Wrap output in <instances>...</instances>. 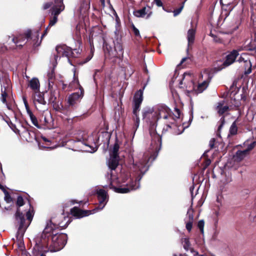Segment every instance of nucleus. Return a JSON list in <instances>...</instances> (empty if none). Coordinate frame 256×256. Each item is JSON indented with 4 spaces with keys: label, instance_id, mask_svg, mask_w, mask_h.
<instances>
[{
    "label": "nucleus",
    "instance_id": "obj_23",
    "mask_svg": "<svg viewBox=\"0 0 256 256\" xmlns=\"http://www.w3.org/2000/svg\"><path fill=\"white\" fill-rule=\"evenodd\" d=\"M90 0H84L82 4L80 10L81 14H85L90 8Z\"/></svg>",
    "mask_w": 256,
    "mask_h": 256
},
{
    "label": "nucleus",
    "instance_id": "obj_3",
    "mask_svg": "<svg viewBox=\"0 0 256 256\" xmlns=\"http://www.w3.org/2000/svg\"><path fill=\"white\" fill-rule=\"evenodd\" d=\"M143 118L152 126H155L157 121L163 118L164 120H170L166 125L170 128V124H173L174 120L172 118L170 109L165 106H160L155 108H145L142 112Z\"/></svg>",
    "mask_w": 256,
    "mask_h": 256
},
{
    "label": "nucleus",
    "instance_id": "obj_21",
    "mask_svg": "<svg viewBox=\"0 0 256 256\" xmlns=\"http://www.w3.org/2000/svg\"><path fill=\"white\" fill-rule=\"evenodd\" d=\"M196 30L194 28L190 29L187 34V39L188 46H190L193 44L195 38Z\"/></svg>",
    "mask_w": 256,
    "mask_h": 256
},
{
    "label": "nucleus",
    "instance_id": "obj_52",
    "mask_svg": "<svg viewBox=\"0 0 256 256\" xmlns=\"http://www.w3.org/2000/svg\"><path fill=\"white\" fill-rule=\"evenodd\" d=\"M76 30H79V27H78V26H76Z\"/></svg>",
    "mask_w": 256,
    "mask_h": 256
},
{
    "label": "nucleus",
    "instance_id": "obj_5",
    "mask_svg": "<svg viewBox=\"0 0 256 256\" xmlns=\"http://www.w3.org/2000/svg\"><path fill=\"white\" fill-rule=\"evenodd\" d=\"M51 7L50 12L52 17L50 18L48 26L46 28L44 34L42 36V38L46 34L49 26H54L58 22V16L64 9L63 0H55L54 3L50 2L44 4L43 8L46 10Z\"/></svg>",
    "mask_w": 256,
    "mask_h": 256
},
{
    "label": "nucleus",
    "instance_id": "obj_8",
    "mask_svg": "<svg viewBox=\"0 0 256 256\" xmlns=\"http://www.w3.org/2000/svg\"><path fill=\"white\" fill-rule=\"evenodd\" d=\"M72 84H74L76 88H78L79 90L78 92H74L68 96V102L70 105L74 106L80 101L84 96V90L80 85L78 76H76V72L74 71V80Z\"/></svg>",
    "mask_w": 256,
    "mask_h": 256
},
{
    "label": "nucleus",
    "instance_id": "obj_51",
    "mask_svg": "<svg viewBox=\"0 0 256 256\" xmlns=\"http://www.w3.org/2000/svg\"><path fill=\"white\" fill-rule=\"evenodd\" d=\"M182 84H183L182 80H180V85H182Z\"/></svg>",
    "mask_w": 256,
    "mask_h": 256
},
{
    "label": "nucleus",
    "instance_id": "obj_39",
    "mask_svg": "<svg viewBox=\"0 0 256 256\" xmlns=\"http://www.w3.org/2000/svg\"><path fill=\"white\" fill-rule=\"evenodd\" d=\"M180 110L178 108H175L174 113V116L176 118H179L180 117Z\"/></svg>",
    "mask_w": 256,
    "mask_h": 256
},
{
    "label": "nucleus",
    "instance_id": "obj_35",
    "mask_svg": "<svg viewBox=\"0 0 256 256\" xmlns=\"http://www.w3.org/2000/svg\"><path fill=\"white\" fill-rule=\"evenodd\" d=\"M16 204L18 206H21L24 204V199L22 196H18V197Z\"/></svg>",
    "mask_w": 256,
    "mask_h": 256
},
{
    "label": "nucleus",
    "instance_id": "obj_48",
    "mask_svg": "<svg viewBox=\"0 0 256 256\" xmlns=\"http://www.w3.org/2000/svg\"><path fill=\"white\" fill-rule=\"evenodd\" d=\"M42 140H43L44 142H49V140H48L46 138H44V137H42Z\"/></svg>",
    "mask_w": 256,
    "mask_h": 256
},
{
    "label": "nucleus",
    "instance_id": "obj_36",
    "mask_svg": "<svg viewBox=\"0 0 256 256\" xmlns=\"http://www.w3.org/2000/svg\"><path fill=\"white\" fill-rule=\"evenodd\" d=\"M236 131H237V129L235 126V124L234 123H233L230 128V132L231 134H236Z\"/></svg>",
    "mask_w": 256,
    "mask_h": 256
},
{
    "label": "nucleus",
    "instance_id": "obj_53",
    "mask_svg": "<svg viewBox=\"0 0 256 256\" xmlns=\"http://www.w3.org/2000/svg\"><path fill=\"white\" fill-rule=\"evenodd\" d=\"M194 255H198V253L197 252H194Z\"/></svg>",
    "mask_w": 256,
    "mask_h": 256
},
{
    "label": "nucleus",
    "instance_id": "obj_47",
    "mask_svg": "<svg viewBox=\"0 0 256 256\" xmlns=\"http://www.w3.org/2000/svg\"><path fill=\"white\" fill-rule=\"evenodd\" d=\"M183 80L186 77V76H190V75L187 73H184L183 75Z\"/></svg>",
    "mask_w": 256,
    "mask_h": 256
},
{
    "label": "nucleus",
    "instance_id": "obj_37",
    "mask_svg": "<svg viewBox=\"0 0 256 256\" xmlns=\"http://www.w3.org/2000/svg\"><path fill=\"white\" fill-rule=\"evenodd\" d=\"M184 248L185 250H188L190 246L189 240L187 238H184Z\"/></svg>",
    "mask_w": 256,
    "mask_h": 256
},
{
    "label": "nucleus",
    "instance_id": "obj_6",
    "mask_svg": "<svg viewBox=\"0 0 256 256\" xmlns=\"http://www.w3.org/2000/svg\"><path fill=\"white\" fill-rule=\"evenodd\" d=\"M38 36V31L37 30L32 32L30 30H28L26 34L20 35L16 38H14L12 41L17 47H20L26 44V40H28L29 38H30L33 42V44L35 46H38L42 41L41 40H39Z\"/></svg>",
    "mask_w": 256,
    "mask_h": 256
},
{
    "label": "nucleus",
    "instance_id": "obj_15",
    "mask_svg": "<svg viewBox=\"0 0 256 256\" xmlns=\"http://www.w3.org/2000/svg\"><path fill=\"white\" fill-rule=\"evenodd\" d=\"M114 51L109 52L110 55L112 57L121 58L123 56L124 52L122 43L120 41L114 42Z\"/></svg>",
    "mask_w": 256,
    "mask_h": 256
},
{
    "label": "nucleus",
    "instance_id": "obj_18",
    "mask_svg": "<svg viewBox=\"0 0 256 256\" xmlns=\"http://www.w3.org/2000/svg\"><path fill=\"white\" fill-rule=\"evenodd\" d=\"M28 86L34 92V93L40 92V82L36 78H34L30 80Z\"/></svg>",
    "mask_w": 256,
    "mask_h": 256
},
{
    "label": "nucleus",
    "instance_id": "obj_7",
    "mask_svg": "<svg viewBox=\"0 0 256 256\" xmlns=\"http://www.w3.org/2000/svg\"><path fill=\"white\" fill-rule=\"evenodd\" d=\"M143 91L141 90H138L134 94V98L133 106V119L134 121V128L136 130L139 126L140 118L138 117V112L143 100Z\"/></svg>",
    "mask_w": 256,
    "mask_h": 256
},
{
    "label": "nucleus",
    "instance_id": "obj_30",
    "mask_svg": "<svg viewBox=\"0 0 256 256\" xmlns=\"http://www.w3.org/2000/svg\"><path fill=\"white\" fill-rule=\"evenodd\" d=\"M186 0H185L182 4L181 6L177 8V9H176L174 10V11H173V13H174V16H178L180 12H181L182 11V9L184 8V3L185 2H186Z\"/></svg>",
    "mask_w": 256,
    "mask_h": 256
},
{
    "label": "nucleus",
    "instance_id": "obj_19",
    "mask_svg": "<svg viewBox=\"0 0 256 256\" xmlns=\"http://www.w3.org/2000/svg\"><path fill=\"white\" fill-rule=\"evenodd\" d=\"M154 139L155 140L152 142V149L154 150L158 154L161 148L162 140L159 136H156Z\"/></svg>",
    "mask_w": 256,
    "mask_h": 256
},
{
    "label": "nucleus",
    "instance_id": "obj_34",
    "mask_svg": "<svg viewBox=\"0 0 256 256\" xmlns=\"http://www.w3.org/2000/svg\"><path fill=\"white\" fill-rule=\"evenodd\" d=\"M204 222L203 220H200L198 222V226L200 228V232H204Z\"/></svg>",
    "mask_w": 256,
    "mask_h": 256
},
{
    "label": "nucleus",
    "instance_id": "obj_2",
    "mask_svg": "<svg viewBox=\"0 0 256 256\" xmlns=\"http://www.w3.org/2000/svg\"><path fill=\"white\" fill-rule=\"evenodd\" d=\"M66 226L62 222H58L56 218H52L44 229L40 240L36 242L32 250L33 256H46L44 253L62 250L66 243L67 236L59 234L58 229Z\"/></svg>",
    "mask_w": 256,
    "mask_h": 256
},
{
    "label": "nucleus",
    "instance_id": "obj_14",
    "mask_svg": "<svg viewBox=\"0 0 256 256\" xmlns=\"http://www.w3.org/2000/svg\"><path fill=\"white\" fill-rule=\"evenodd\" d=\"M10 128L16 133L20 135L22 134L24 136H26L27 134H29V132L25 128L23 127L21 124L16 122V124H14L12 122L8 123Z\"/></svg>",
    "mask_w": 256,
    "mask_h": 256
},
{
    "label": "nucleus",
    "instance_id": "obj_45",
    "mask_svg": "<svg viewBox=\"0 0 256 256\" xmlns=\"http://www.w3.org/2000/svg\"><path fill=\"white\" fill-rule=\"evenodd\" d=\"M92 57V54H90L89 55L87 58H86V60L84 62H88Z\"/></svg>",
    "mask_w": 256,
    "mask_h": 256
},
{
    "label": "nucleus",
    "instance_id": "obj_57",
    "mask_svg": "<svg viewBox=\"0 0 256 256\" xmlns=\"http://www.w3.org/2000/svg\"><path fill=\"white\" fill-rule=\"evenodd\" d=\"M174 256H176V254H174Z\"/></svg>",
    "mask_w": 256,
    "mask_h": 256
},
{
    "label": "nucleus",
    "instance_id": "obj_32",
    "mask_svg": "<svg viewBox=\"0 0 256 256\" xmlns=\"http://www.w3.org/2000/svg\"><path fill=\"white\" fill-rule=\"evenodd\" d=\"M187 216L188 218V222L194 221L193 210L191 208L188 210Z\"/></svg>",
    "mask_w": 256,
    "mask_h": 256
},
{
    "label": "nucleus",
    "instance_id": "obj_24",
    "mask_svg": "<svg viewBox=\"0 0 256 256\" xmlns=\"http://www.w3.org/2000/svg\"><path fill=\"white\" fill-rule=\"evenodd\" d=\"M27 113L29 116L32 124L37 128H39L38 123L36 118L32 112L26 107Z\"/></svg>",
    "mask_w": 256,
    "mask_h": 256
},
{
    "label": "nucleus",
    "instance_id": "obj_10",
    "mask_svg": "<svg viewBox=\"0 0 256 256\" xmlns=\"http://www.w3.org/2000/svg\"><path fill=\"white\" fill-rule=\"evenodd\" d=\"M98 138L96 135H92L88 136L86 140H83L80 144L83 146V150L94 152L98 149Z\"/></svg>",
    "mask_w": 256,
    "mask_h": 256
},
{
    "label": "nucleus",
    "instance_id": "obj_50",
    "mask_svg": "<svg viewBox=\"0 0 256 256\" xmlns=\"http://www.w3.org/2000/svg\"><path fill=\"white\" fill-rule=\"evenodd\" d=\"M48 76L49 78H52V74H48Z\"/></svg>",
    "mask_w": 256,
    "mask_h": 256
},
{
    "label": "nucleus",
    "instance_id": "obj_27",
    "mask_svg": "<svg viewBox=\"0 0 256 256\" xmlns=\"http://www.w3.org/2000/svg\"><path fill=\"white\" fill-rule=\"evenodd\" d=\"M250 58V56L246 54H242L238 60V62L240 64H244L245 62Z\"/></svg>",
    "mask_w": 256,
    "mask_h": 256
},
{
    "label": "nucleus",
    "instance_id": "obj_41",
    "mask_svg": "<svg viewBox=\"0 0 256 256\" xmlns=\"http://www.w3.org/2000/svg\"><path fill=\"white\" fill-rule=\"evenodd\" d=\"M154 2L158 7L162 6V2L161 0H154Z\"/></svg>",
    "mask_w": 256,
    "mask_h": 256
},
{
    "label": "nucleus",
    "instance_id": "obj_28",
    "mask_svg": "<svg viewBox=\"0 0 256 256\" xmlns=\"http://www.w3.org/2000/svg\"><path fill=\"white\" fill-rule=\"evenodd\" d=\"M34 212L33 208L31 207L30 205V209L26 213V218L28 220L29 223H30L31 222V221L32 220V218L34 216ZM29 224H28V225Z\"/></svg>",
    "mask_w": 256,
    "mask_h": 256
},
{
    "label": "nucleus",
    "instance_id": "obj_55",
    "mask_svg": "<svg viewBox=\"0 0 256 256\" xmlns=\"http://www.w3.org/2000/svg\"><path fill=\"white\" fill-rule=\"evenodd\" d=\"M210 36H212V37L214 36V34H212V33H210Z\"/></svg>",
    "mask_w": 256,
    "mask_h": 256
},
{
    "label": "nucleus",
    "instance_id": "obj_1",
    "mask_svg": "<svg viewBox=\"0 0 256 256\" xmlns=\"http://www.w3.org/2000/svg\"><path fill=\"white\" fill-rule=\"evenodd\" d=\"M119 156H110L108 166L110 169L106 178L110 182L109 188L118 193L125 194L140 188V181L142 176L148 170V156L139 154L133 158V170L134 174H131L122 171L120 175H115V170L118 166Z\"/></svg>",
    "mask_w": 256,
    "mask_h": 256
},
{
    "label": "nucleus",
    "instance_id": "obj_43",
    "mask_svg": "<svg viewBox=\"0 0 256 256\" xmlns=\"http://www.w3.org/2000/svg\"><path fill=\"white\" fill-rule=\"evenodd\" d=\"M133 31H134V34L136 36H140V32H139L138 30L134 26L133 27Z\"/></svg>",
    "mask_w": 256,
    "mask_h": 256
},
{
    "label": "nucleus",
    "instance_id": "obj_31",
    "mask_svg": "<svg viewBox=\"0 0 256 256\" xmlns=\"http://www.w3.org/2000/svg\"><path fill=\"white\" fill-rule=\"evenodd\" d=\"M6 97H7V93L6 92V88H4V90H3V88H2L1 100L4 104H6Z\"/></svg>",
    "mask_w": 256,
    "mask_h": 256
},
{
    "label": "nucleus",
    "instance_id": "obj_17",
    "mask_svg": "<svg viewBox=\"0 0 256 256\" xmlns=\"http://www.w3.org/2000/svg\"><path fill=\"white\" fill-rule=\"evenodd\" d=\"M152 14L150 8L144 7L140 10H136L134 12V14L138 18H148Z\"/></svg>",
    "mask_w": 256,
    "mask_h": 256
},
{
    "label": "nucleus",
    "instance_id": "obj_4",
    "mask_svg": "<svg viewBox=\"0 0 256 256\" xmlns=\"http://www.w3.org/2000/svg\"><path fill=\"white\" fill-rule=\"evenodd\" d=\"M98 197L99 201V205L96 208L92 210H82L77 207H74L71 209L72 214L76 218H80L85 216H88L92 214H94L98 210H102L106 205L108 201V196L105 190L100 189L97 191Z\"/></svg>",
    "mask_w": 256,
    "mask_h": 256
},
{
    "label": "nucleus",
    "instance_id": "obj_33",
    "mask_svg": "<svg viewBox=\"0 0 256 256\" xmlns=\"http://www.w3.org/2000/svg\"><path fill=\"white\" fill-rule=\"evenodd\" d=\"M3 191L4 194L5 201L8 203L12 201V198L11 196H10V194L6 190H5L4 189L3 190Z\"/></svg>",
    "mask_w": 256,
    "mask_h": 256
},
{
    "label": "nucleus",
    "instance_id": "obj_13",
    "mask_svg": "<svg viewBox=\"0 0 256 256\" xmlns=\"http://www.w3.org/2000/svg\"><path fill=\"white\" fill-rule=\"evenodd\" d=\"M202 78H204V80L200 82L196 87L194 88V90L198 94L202 92L207 88L212 78L208 70H204L202 74Z\"/></svg>",
    "mask_w": 256,
    "mask_h": 256
},
{
    "label": "nucleus",
    "instance_id": "obj_11",
    "mask_svg": "<svg viewBox=\"0 0 256 256\" xmlns=\"http://www.w3.org/2000/svg\"><path fill=\"white\" fill-rule=\"evenodd\" d=\"M56 55L54 56V62L52 64L54 68L56 67L57 64V60L58 58L66 57V59L68 61L70 60L69 57L72 56V52L70 47L67 46L66 45H60L58 46L56 48Z\"/></svg>",
    "mask_w": 256,
    "mask_h": 256
},
{
    "label": "nucleus",
    "instance_id": "obj_56",
    "mask_svg": "<svg viewBox=\"0 0 256 256\" xmlns=\"http://www.w3.org/2000/svg\"><path fill=\"white\" fill-rule=\"evenodd\" d=\"M90 47H91V50L92 51V45L90 46Z\"/></svg>",
    "mask_w": 256,
    "mask_h": 256
},
{
    "label": "nucleus",
    "instance_id": "obj_54",
    "mask_svg": "<svg viewBox=\"0 0 256 256\" xmlns=\"http://www.w3.org/2000/svg\"><path fill=\"white\" fill-rule=\"evenodd\" d=\"M2 188V186L1 185V184H0V188Z\"/></svg>",
    "mask_w": 256,
    "mask_h": 256
},
{
    "label": "nucleus",
    "instance_id": "obj_9",
    "mask_svg": "<svg viewBox=\"0 0 256 256\" xmlns=\"http://www.w3.org/2000/svg\"><path fill=\"white\" fill-rule=\"evenodd\" d=\"M256 145V140L251 142L250 140H246L244 143V147L246 148L242 150H238L234 156L233 159L236 162L242 160L248 154L249 151L253 149Z\"/></svg>",
    "mask_w": 256,
    "mask_h": 256
},
{
    "label": "nucleus",
    "instance_id": "obj_38",
    "mask_svg": "<svg viewBox=\"0 0 256 256\" xmlns=\"http://www.w3.org/2000/svg\"><path fill=\"white\" fill-rule=\"evenodd\" d=\"M192 222H188L186 224V228L188 232H190L192 227Z\"/></svg>",
    "mask_w": 256,
    "mask_h": 256
},
{
    "label": "nucleus",
    "instance_id": "obj_42",
    "mask_svg": "<svg viewBox=\"0 0 256 256\" xmlns=\"http://www.w3.org/2000/svg\"><path fill=\"white\" fill-rule=\"evenodd\" d=\"M215 142H216V140H215V138H212L210 140L209 146L210 148H213L214 147Z\"/></svg>",
    "mask_w": 256,
    "mask_h": 256
},
{
    "label": "nucleus",
    "instance_id": "obj_29",
    "mask_svg": "<svg viewBox=\"0 0 256 256\" xmlns=\"http://www.w3.org/2000/svg\"><path fill=\"white\" fill-rule=\"evenodd\" d=\"M119 150V146L118 144L114 145L113 148L110 152V156H118V152Z\"/></svg>",
    "mask_w": 256,
    "mask_h": 256
},
{
    "label": "nucleus",
    "instance_id": "obj_22",
    "mask_svg": "<svg viewBox=\"0 0 256 256\" xmlns=\"http://www.w3.org/2000/svg\"><path fill=\"white\" fill-rule=\"evenodd\" d=\"M224 101H222L218 104L216 110L218 114H222L225 113L228 109V107L224 104Z\"/></svg>",
    "mask_w": 256,
    "mask_h": 256
},
{
    "label": "nucleus",
    "instance_id": "obj_49",
    "mask_svg": "<svg viewBox=\"0 0 256 256\" xmlns=\"http://www.w3.org/2000/svg\"><path fill=\"white\" fill-rule=\"evenodd\" d=\"M242 99L243 100H245L246 99V96L245 95L244 96H242Z\"/></svg>",
    "mask_w": 256,
    "mask_h": 256
},
{
    "label": "nucleus",
    "instance_id": "obj_25",
    "mask_svg": "<svg viewBox=\"0 0 256 256\" xmlns=\"http://www.w3.org/2000/svg\"><path fill=\"white\" fill-rule=\"evenodd\" d=\"M52 118L50 112H46L44 118V122L46 126L48 128L52 126Z\"/></svg>",
    "mask_w": 256,
    "mask_h": 256
},
{
    "label": "nucleus",
    "instance_id": "obj_16",
    "mask_svg": "<svg viewBox=\"0 0 256 256\" xmlns=\"http://www.w3.org/2000/svg\"><path fill=\"white\" fill-rule=\"evenodd\" d=\"M238 54V50H232L226 56V60L223 63L224 66L226 67L232 64L235 62Z\"/></svg>",
    "mask_w": 256,
    "mask_h": 256
},
{
    "label": "nucleus",
    "instance_id": "obj_44",
    "mask_svg": "<svg viewBox=\"0 0 256 256\" xmlns=\"http://www.w3.org/2000/svg\"><path fill=\"white\" fill-rule=\"evenodd\" d=\"M6 50L5 46L2 44H0V54L4 52Z\"/></svg>",
    "mask_w": 256,
    "mask_h": 256
},
{
    "label": "nucleus",
    "instance_id": "obj_46",
    "mask_svg": "<svg viewBox=\"0 0 256 256\" xmlns=\"http://www.w3.org/2000/svg\"><path fill=\"white\" fill-rule=\"evenodd\" d=\"M188 58H189L188 57H185L182 58L180 62V64H183L185 61H186V60H188Z\"/></svg>",
    "mask_w": 256,
    "mask_h": 256
},
{
    "label": "nucleus",
    "instance_id": "obj_40",
    "mask_svg": "<svg viewBox=\"0 0 256 256\" xmlns=\"http://www.w3.org/2000/svg\"><path fill=\"white\" fill-rule=\"evenodd\" d=\"M220 124L218 128V131L220 132L222 128L223 125L224 124V118H222L220 120Z\"/></svg>",
    "mask_w": 256,
    "mask_h": 256
},
{
    "label": "nucleus",
    "instance_id": "obj_26",
    "mask_svg": "<svg viewBox=\"0 0 256 256\" xmlns=\"http://www.w3.org/2000/svg\"><path fill=\"white\" fill-rule=\"evenodd\" d=\"M243 66L245 69L246 74H249L252 72V63L250 58L244 64H243Z\"/></svg>",
    "mask_w": 256,
    "mask_h": 256
},
{
    "label": "nucleus",
    "instance_id": "obj_12",
    "mask_svg": "<svg viewBox=\"0 0 256 256\" xmlns=\"http://www.w3.org/2000/svg\"><path fill=\"white\" fill-rule=\"evenodd\" d=\"M33 100L34 104L38 110L40 112H44L48 110L46 106V102L44 99L43 94L36 92L33 94Z\"/></svg>",
    "mask_w": 256,
    "mask_h": 256
},
{
    "label": "nucleus",
    "instance_id": "obj_20",
    "mask_svg": "<svg viewBox=\"0 0 256 256\" xmlns=\"http://www.w3.org/2000/svg\"><path fill=\"white\" fill-rule=\"evenodd\" d=\"M16 220L20 223L19 229L22 228L24 226V223L25 219L24 215L22 213L20 212L19 208H18L17 211L15 214Z\"/></svg>",
    "mask_w": 256,
    "mask_h": 256
}]
</instances>
